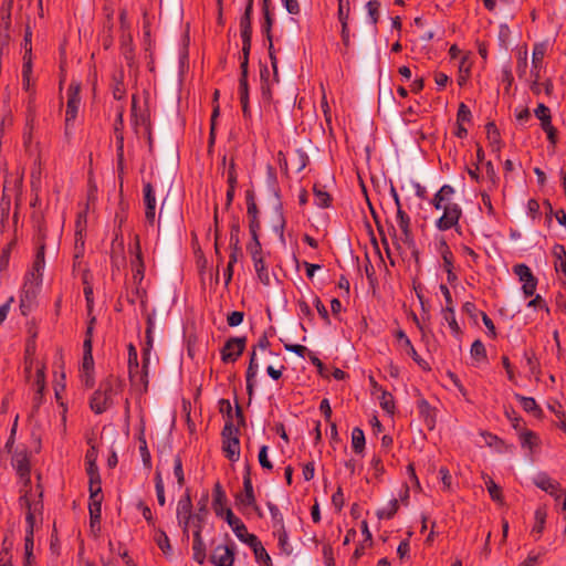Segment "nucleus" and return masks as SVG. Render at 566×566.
<instances>
[{"instance_id":"obj_1","label":"nucleus","mask_w":566,"mask_h":566,"mask_svg":"<svg viewBox=\"0 0 566 566\" xmlns=\"http://www.w3.org/2000/svg\"><path fill=\"white\" fill-rule=\"evenodd\" d=\"M454 192L452 186L443 185L431 200V205L436 210H443L442 216L436 221V227L440 231L455 229V231L460 232L459 221L462 217V209L458 203L451 201Z\"/></svg>"},{"instance_id":"obj_2","label":"nucleus","mask_w":566,"mask_h":566,"mask_svg":"<svg viewBox=\"0 0 566 566\" xmlns=\"http://www.w3.org/2000/svg\"><path fill=\"white\" fill-rule=\"evenodd\" d=\"M240 220L238 217H233L230 223V238L229 248L230 255L227 268L223 271L224 285L228 286L233 276V266L238 262L239 256L242 254L241 240H240Z\"/></svg>"},{"instance_id":"obj_3","label":"nucleus","mask_w":566,"mask_h":566,"mask_svg":"<svg viewBox=\"0 0 566 566\" xmlns=\"http://www.w3.org/2000/svg\"><path fill=\"white\" fill-rule=\"evenodd\" d=\"M127 352L129 380L134 386H139L143 392H147L149 385V368L145 367L144 364L139 367L137 349L133 343L127 345Z\"/></svg>"},{"instance_id":"obj_4","label":"nucleus","mask_w":566,"mask_h":566,"mask_svg":"<svg viewBox=\"0 0 566 566\" xmlns=\"http://www.w3.org/2000/svg\"><path fill=\"white\" fill-rule=\"evenodd\" d=\"M113 381L111 378L102 381L98 389L93 394L90 400L91 409L101 415L105 412L112 405Z\"/></svg>"},{"instance_id":"obj_5","label":"nucleus","mask_w":566,"mask_h":566,"mask_svg":"<svg viewBox=\"0 0 566 566\" xmlns=\"http://www.w3.org/2000/svg\"><path fill=\"white\" fill-rule=\"evenodd\" d=\"M243 531H234L235 536L244 544L249 545L254 553L255 560L260 564L270 565L271 557L268 554L266 549L263 547L261 541L256 535L248 532L244 523L240 526Z\"/></svg>"},{"instance_id":"obj_6","label":"nucleus","mask_w":566,"mask_h":566,"mask_svg":"<svg viewBox=\"0 0 566 566\" xmlns=\"http://www.w3.org/2000/svg\"><path fill=\"white\" fill-rule=\"evenodd\" d=\"M253 2L254 0H247L244 13L240 18L242 59H249L251 51Z\"/></svg>"},{"instance_id":"obj_7","label":"nucleus","mask_w":566,"mask_h":566,"mask_svg":"<svg viewBox=\"0 0 566 566\" xmlns=\"http://www.w3.org/2000/svg\"><path fill=\"white\" fill-rule=\"evenodd\" d=\"M192 507L193 505L190 490L186 489L184 496L178 501L176 512L178 524L181 527L182 536L186 539H189V528L192 518Z\"/></svg>"},{"instance_id":"obj_8","label":"nucleus","mask_w":566,"mask_h":566,"mask_svg":"<svg viewBox=\"0 0 566 566\" xmlns=\"http://www.w3.org/2000/svg\"><path fill=\"white\" fill-rule=\"evenodd\" d=\"M81 84L72 82L67 88V103L65 111V135L70 134L73 122L75 120L81 103L80 97Z\"/></svg>"},{"instance_id":"obj_9","label":"nucleus","mask_w":566,"mask_h":566,"mask_svg":"<svg viewBox=\"0 0 566 566\" xmlns=\"http://www.w3.org/2000/svg\"><path fill=\"white\" fill-rule=\"evenodd\" d=\"M128 252L132 255L130 265L133 271V281L134 283H143L145 277V262L138 234L134 235L133 243L128 247Z\"/></svg>"},{"instance_id":"obj_10","label":"nucleus","mask_w":566,"mask_h":566,"mask_svg":"<svg viewBox=\"0 0 566 566\" xmlns=\"http://www.w3.org/2000/svg\"><path fill=\"white\" fill-rule=\"evenodd\" d=\"M247 346V337H230L220 350L223 363H234L243 354Z\"/></svg>"},{"instance_id":"obj_11","label":"nucleus","mask_w":566,"mask_h":566,"mask_svg":"<svg viewBox=\"0 0 566 566\" xmlns=\"http://www.w3.org/2000/svg\"><path fill=\"white\" fill-rule=\"evenodd\" d=\"M40 285H35V281H32L29 276H25V281L20 294V311L23 316L30 314L35 305V298Z\"/></svg>"},{"instance_id":"obj_12","label":"nucleus","mask_w":566,"mask_h":566,"mask_svg":"<svg viewBox=\"0 0 566 566\" xmlns=\"http://www.w3.org/2000/svg\"><path fill=\"white\" fill-rule=\"evenodd\" d=\"M255 495L251 479V465L245 463L243 474V492L235 495V505L245 509L248 505H255Z\"/></svg>"},{"instance_id":"obj_13","label":"nucleus","mask_w":566,"mask_h":566,"mask_svg":"<svg viewBox=\"0 0 566 566\" xmlns=\"http://www.w3.org/2000/svg\"><path fill=\"white\" fill-rule=\"evenodd\" d=\"M546 53V44L545 43H535L533 46L532 53V71L531 74L534 77V81L531 85V90L535 95L541 94V85H539V70L542 67L543 59Z\"/></svg>"},{"instance_id":"obj_14","label":"nucleus","mask_w":566,"mask_h":566,"mask_svg":"<svg viewBox=\"0 0 566 566\" xmlns=\"http://www.w3.org/2000/svg\"><path fill=\"white\" fill-rule=\"evenodd\" d=\"M235 556V545L230 544L217 545L210 554V563L216 566H232Z\"/></svg>"},{"instance_id":"obj_15","label":"nucleus","mask_w":566,"mask_h":566,"mask_svg":"<svg viewBox=\"0 0 566 566\" xmlns=\"http://www.w3.org/2000/svg\"><path fill=\"white\" fill-rule=\"evenodd\" d=\"M12 467L15 469L18 475L24 481V486L31 483L30 478V459L27 449L17 450L12 455Z\"/></svg>"},{"instance_id":"obj_16","label":"nucleus","mask_w":566,"mask_h":566,"mask_svg":"<svg viewBox=\"0 0 566 566\" xmlns=\"http://www.w3.org/2000/svg\"><path fill=\"white\" fill-rule=\"evenodd\" d=\"M44 251L45 243L41 241L38 247L35 259L33 262L32 271L27 274L32 281H35V285H41L42 282V270L44 269Z\"/></svg>"},{"instance_id":"obj_17","label":"nucleus","mask_w":566,"mask_h":566,"mask_svg":"<svg viewBox=\"0 0 566 566\" xmlns=\"http://www.w3.org/2000/svg\"><path fill=\"white\" fill-rule=\"evenodd\" d=\"M35 369L34 380L32 382V386L35 390L33 401L36 406H39L42 402L43 392L45 389V365L36 363Z\"/></svg>"},{"instance_id":"obj_18","label":"nucleus","mask_w":566,"mask_h":566,"mask_svg":"<svg viewBox=\"0 0 566 566\" xmlns=\"http://www.w3.org/2000/svg\"><path fill=\"white\" fill-rule=\"evenodd\" d=\"M202 530H193L192 536V558L198 564H203L207 558L206 545L201 536Z\"/></svg>"},{"instance_id":"obj_19","label":"nucleus","mask_w":566,"mask_h":566,"mask_svg":"<svg viewBox=\"0 0 566 566\" xmlns=\"http://www.w3.org/2000/svg\"><path fill=\"white\" fill-rule=\"evenodd\" d=\"M535 485L541 490L549 493L555 496L556 500H559L558 493L562 492L560 485L555 480L551 479L546 474H539L535 479Z\"/></svg>"},{"instance_id":"obj_20","label":"nucleus","mask_w":566,"mask_h":566,"mask_svg":"<svg viewBox=\"0 0 566 566\" xmlns=\"http://www.w3.org/2000/svg\"><path fill=\"white\" fill-rule=\"evenodd\" d=\"M240 78H239V96L240 102H249V83H248V72H249V59H242L240 63Z\"/></svg>"},{"instance_id":"obj_21","label":"nucleus","mask_w":566,"mask_h":566,"mask_svg":"<svg viewBox=\"0 0 566 566\" xmlns=\"http://www.w3.org/2000/svg\"><path fill=\"white\" fill-rule=\"evenodd\" d=\"M222 451L224 453V457L235 462L240 458V439L239 437L230 438L226 441H222Z\"/></svg>"},{"instance_id":"obj_22","label":"nucleus","mask_w":566,"mask_h":566,"mask_svg":"<svg viewBox=\"0 0 566 566\" xmlns=\"http://www.w3.org/2000/svg\"><path fill=\"white\" fill-rule=\"evenodd\" d=\"M208 515L207 497L198 502V510L196 513L192 512V518L190 527L193 530H203V525Z\"/></svg>"},{"instance_id":"obj_23","label":"nucleus","mask_w":566,"mask_h":566,"mask_svg":"<svg viewBox=\"0 0 566 566\" xmlns=\"http://www.w3.org/2000/svg\"><path fill=\"white\" fill-rule=\"evenodd\" d=\"M396 337L399 342L402 343V345L406 347L407 349V354L409 356H411V358L419 365L421 366L423 369H426L424 365H427V363L418 355L417 350L415 349V347L412 346L411 344V340L409 339V337L406 335V333L402 331V329H399L397 331L396 333Z\"/></svg>"},{"instance_id":"obj_24","label":"nucleus","mask_w":566,"mask_h":566,"mask_svg":"<svg viewBox=\"0 0 566 566\" xmlns=\"http://www.w3.org/2000/svg\"><path fill=\"white\" fill-rule=\"evenodd\" d=\"M227 502L226 492L221 484L217 482L213 488V510L217 516H223V509Z\"/></svg>"},{"instance_id":"obj_25","label":"nucleus","mask_w":566,"mask_h":566,"mask_svg":"<svg viewBox=\"0 0 566 566\" xmlns=\"http://www.w3.org/2000/svg\"><path fill=\"white\" fill-rule=\"evenodd\" d=\"M397 223L399 229L405 237V241L409 242L412 240V232L410 228V217L402 210V207H399L397 210Z\"/></svg>"},{"instance_id":"obj_26","label":"nucleus","mask_w":566,"mask_h":566,"mask_svg":"<svg viewBox=\"0 0 566 566\" xmlns=\"http://www.w3.org/2000/svg\"><path fill=\"white\" fill-rule=\"evenodd\" d=\"M263 20L261 22V32L268 42H271L272 28L274 24V13L271 8H262Z\"/></svg>"},{"instance_id":"obj_27","label":"nucleus","mask_w":566,"mask_h":566,"mask_svg":"<svg viewBox=\"0 0 566 566\" xmlns=\"http://www.w3.org/2000/svg\"><path fill=\"white\" fill-rule=\"evenodd\" d=\"M515 399L521 403L524 411L532 413L535 417H541L542 409L533 397H525L520 394H515Z\"/></svg>"},{"instance_id":"obj_28","label":"nucleus","mask_w":566,"mask_h":566,"mask_svg":"<svg viewBox=\"0 0 566 566\" xmlns=\"http://www.w3.org/2000/svg\"><path fill=\"white\" fill-rule=\"evenodd\" d=\"M274 535L277 537L281 552L290 556L293 553V547L289 542V534L285 526L277 527V530L274 531Z\"/></svg>"},{"instance_id":"obj_29","label":"nucleus","mask_w":566,"mask_h":566,"mask_svg":"<svg viewBox=\"0 0 566 566\" xmlns=\"http://www.w3.org/2000/svg\"><path fill=\"white\" fill-rule=\"evenodd\" d=\"M97 450L95 447H91L85 454L86 473L88 476H95L99 474L98 467L96 464Z\"/></svg>"},{"instance_id":"obj_30","label":"nucleus","mask_w":566,"mask_h":566,"mask_svg":"<svg viewBox=\"0 0 566 566\" xmlns=\"http://www.w3.org/2000/svg\"><path fill=\"white\" fill-rule=\"evenodd\" d=\"M252 261H253V265H254V270L256 272L258 279L260 280V282L263 285L269 286L271 284V279H270L269 270H268L264 259L258 258Z\"/></svg>"},{"instance_id":"obj_31","label":"nucleus","mask_w":566,"mask_h":566,"mask_svg":"<svg viewBox=\"0 0 566 566\" xmlns=\"http://www.w3.org/2000/svg\"><path fill=\"white\" fill-rule=\"evenodd\" d=\"M247 213L249 217V232L250 235H254V233H259L261 229V222L259 220V209L258 206L250 205L247 209Z\"/></svg>"},{"instance_id":"obj_32","label":"nucleus","mask_w":566,"mask_h":566,"mask_svg":"<svg viewBox=\"0 0 566 566\" xmlns=\"http://www.w3.org/2000/svg\"><path fill=\"white\" fill-rule=\"evenodd\" d=\"M313 192L315 197V203L319 208H328L332 202L331 195L325 191L323 188H321L319 185L315 184L313 187Z\"/></svg>"},{"instance_id":"obj_33","label":"nucleus","mask_w":566,"mask_h":566,"mask_svg":"<svg viewBox=\"0 0 566 566\" xmlns=\"http://www.w3.org/2000/svg\"><path fill=\"white\" fill-rule=\"evenodd\" d=\"M365 434L364 431L356 427L352 431V447L355 453L361 454L365 450Z\"/></svg>"},{"instance_id":"obj_34","label":"nucleus","mask_w":566,"mask_h":566,"mask_svg":"<svg viewBox=\"0 0 566 566\" xmlns=\"http://www.w3.org/2000/svg\"><path fill=\"white\" fill-rule=\"evenodd\" d=\"M113 13L107 14L106 23L102 33V44L105 50H108L113 45Z\"/></svg>"},{"instance_id":"obj_35","label":"nucleus","mask_w":566,"mask_h":566,"mask_svg":"<svg viewBox=\"0 0 566 566\" xmlns=\"http://www.w3.org/2000/svg\"><path fill=\"white\" fill-rule=\"evenodd\" d=\"M485 128H486V137L490 142V145L492 147H496V150H499L500 146H501V135H500V132H499L495 123L489 122L485 125Z\"/></svg>"},{"instance_id":"obj_36","label":"nucleus","mask_w":566,"mask_h":566,"mask_svg":"<svg viewBox=\"0 0 566 566\" xmlns=\"http://www.w3.org/2000/svg\"><path fill=\"white\" fill-rule=\"evenodd\" d=\"M442 315H443L444 321L448 323L450 329L452 331V333L457 336L460 335L461 328L455 319L454 307H444L442 310Z\"/></svg>"},{"instance_id":"obj_37","label":"nucleus","mask_w":566,"mask_h":566,"mask_svg":"<svg viewBox=\"0 0 566 566\" xmlns=\"http://www.w3.org/2000/svg\"><path fill=\"white\" fill-rule=\"evenodd\" d=\"M19 502L22 506H25V509H27V513H25L27 526H35V515H34V511L32 509V503L29 499L28 492H25L23 495L20 496Z\"/></svg>"},{"instance_id":"obj_38","label":"nucleus","mask_w":566,"mask_h":566,"mask_svg":"<svg viewBox=\"0 0 566 566\" xmlns=\"http://www.w3.org/2000/svg\"><path fill=\"white\" fill-rule=\"evenodd\" d=\"M546 510L544 507H538L535 511L534 517H535V524L532 528L533 534H537L538 537L542 535L544 528H545V522H546Z\"/></svg>"},{"instance_id":"obj_39","label":"nucleus","mask_w":566,"mask_h":566,"mask_svg":"<svg viewBox=\"0 0 566 566\" xmlns=\"http://www.w3.org/2000/svg\"><path fill=\"white\" fill-rule=\"evenodd\" d=\"M275 210H276V213L279 217V222L276 224H274L273 229H274L275 233H277L280 241L282 243H285L284 230H285V226H286V220H285V217L283 213L282 203H277V206L275 207Z\"/></svg>"},{"instance_id":"obj_40","label":"nucleus","mask_w":566,"mask_h":566,"mask_svg":"<svg viewBox=\"0 0 566 566\" xmlns=\"http://www.w3.org/2000/svg\"><path fill=\"white\" fill-rule=\"evenodd\" d=\"M398 510H399L398 500L392 499L389 502L388 507L378 510L376 512V515L379 520H391L396 515Z\"/></svg>"},{"instance_id":"obj_41","label":"nucleus","mask_w":566,"mask_h":566,"mask_svg":"<svg viewBox=\"0 0 566 566\" xmlns=\"http://www.w3.org/2000/svg\"><path fill=\"white\" fill-rule=\"evenodd\" d=\"M470 354L476 361H486L488 359L485 346L480 339L473 342Z\"/></svg>"},{"instance_id":"obj_42","label":"nucleus","mask_w":566,"mask_h":566,"mask_svg":"<svg viewBox=\"0 0 566 566\" xmlns=\"http://www.w3.org/2000/svg\"><path fill=\"white\" fill-rule=\"evenodd\" d=\"M139 440V453L143 460V463L145 468L150 469L151 468V455L147 447V442L144 436V430H142L140 436L138 437Z\"/></svg>"},{"instance_id":"obj_43","label":"nucleus","mask_w":566,"mask_h":566,"mask_svg":"<svg viewBox=\"0 0 566 566\" xmlns=\"http://www.w3.org/2000/svg\"><path fill=\"white\" fill-rule=\"evenodd\" d=\"M258 373V364H256V346H252V350L250 354V361L245 373V382L254 381Z\"/></svg>"},{"instance_id":"obj_44","label":"nucleus","mask_w":566,"mask_h":566,"mask_svg":"<svg viewBox=\"0 0 566 566\" xmlns=\"http://www.w3.org/2000/svg\"><path fill=\"white\" fill-rule=\"evenodd\" d=\"M137 108V98L136 96H133L132 101V118H133V125L137 129L138 126H144L145 129H147V124H150L148 120V117L145 114L138 115L136 112Z\"/></svg>"},{"instance_id":"obj_45","label":"nucleus","mask_w":566,"mask_h":566,"mask_svg":"<svg viewBox=\"0 0 566 566\" xmlns=\"http://www.w3.org/2000/svg\"><path fill=\"white\" fill-rule=\"evenodd\" d=\"M247 250L251 254L252 260H255L258 258H263L262 255V245L259 239V233H254V235H251V242L248 243Z\"/></svg>"},{"instance_id":"obj_46","label":"nucleus","mask_w":566,"mask_h":566,"mask_svg":"<svg viewBox=\"0 0 566 566\" xmlns=\"http://www.w3.org/2000/svg\"><path fill=\"white\" fill-rule=\"evenodd\" d=\"M92 350H93V348H91V346H88V342H87L86 347H83V361H82L83 373H93L94 359H93Z\"/></svg>"},{"instance_id":"obj_47","label":"nucleus","mask_w":566,"mask_h":566,"mask_svg":"<svg viewBox=\"0 0 566 566\" xmlns=\"http://www.w3.org/2000/svg\"><path fill=\"white\" fill-rule=\"evenodd\" d=\"M513 272L518 276L520 281L523 283L533 281V279H535L531 269L524 263L514 265Z\"/></svg>"},{"instance_id":"obj_48","label":"nucleus","mask_w":566,"mask_h":566,"mask_svg":"<svg viewBox=\"0 0 566 566\" xmlns=\"http://www.w3.org/2000/svg\"><path fill=\"white\" fill-rule=\"evenodd\" d=\"M88 491H90V497H104L102 492V480L101 475L97 474L95 476H88Z\"/></svg>"},{"instance_id":"obj_49","label":"nucleus","mask_w":566,"mask_h":566,"mask_svg":"<svg viewBox=\"0 0 566 566\" xmlns=\"http://www.w3.org/2000/svg\"><path fill=\"white\" fill-rule=\"evenodd\" d=\"M222 517H224L226 522L228 523V525L231 527V530L233 532L234 531H239V532L243 531L242 528H240V526L243 524V522L233 514L231 509L224 507Z\"/></svg>"},{"instance_id":"obj_50","label":"nucleus","mask_w":566,"mask_h":566,"mask_svg":"<svg viewBox=\"0 0 566 566\" xmlns=\"http://www.w3.org/2000/svg\"><path fill=\"white\" fill-rule=\"evenodd\" d=\"M526 69H527V48L523 46L517 52L516 72L520 77H522L526 74Z\"/></svg>"},{"instance_id":"obj_51","label":"nucleus","mask_w":566,"mask_h":566,"mask_svg":"<svg viewBox=\"0 0 566 566\" xmlns=\"http://www.w3.org/2000/svg\"><path fill=\"white\" fill-rule=\"evenodd\" d=\"M116 137V155L119 167L122 168L124 161V135L119 127L114 128Z\"/></svg>"},{"instance_id":"obj_52","label":"nucleus","mask_w":566,"mask_h":566,"mask_svg":"<svg viewBox=\"0 0 566 566\" xmlns=\"http://www.w3.org/2000/svg\"><path fill=\"white\" fill-rule=\"evenodd\" d=\"M379 8H380V2L378 0H369L366 3V9L368 12L369 20H370L371 24H374V25H376L379 21V17H380Z\"/></svg>"},{"instance_id":"obj_53","label":"nucleus","mask_w":566,"mask_h":566,"mask_svg":"<svg viewBox=\"0 0 566 566\" xmlns=\"http://www.w3.org/2000/svg\"><path fill=\"white\" fill-rule=\"evenodd\" d=\"M266 505L271 514L274 531L277 530V527L285 526L283 515L281 514L279 507L272 502H268Z\"/></svg>"},{"instance_id":"obj_54","label":"nucleus","mask_w":566,"mask_h":566,"mask_svg":"<svg viewBox=\"0 0 566 566\" xmlns=\"http://www.w3.org/2000/svg\"><path fill=\"white\" fill-rule=\"evenodd\" d=\"M156 544L165 555L171 552V545L168 535L164 531H158L155 536Z\"/></svg>"},{"instance_id":"obj_55","label":"nucleus","mask_w":566,"mask_h":566,"mask_svg":"<svg viewBox=\"0 0 566 566\" xmlns=\"http://www.w3.org/2000/svg\"><path fill=\"white\" fill-rule=\"evenodd\" d=\"M13 548V543L9 541L8 536H4L1 543L0 549V562H12L11 551Z\"/></svg>"},{"instance_id":"obj_56","label":"nucleus","mask_w":566,"mask_h":566,"mask_svg":"<svg viewBox=\"0 0 566 566\" xmlns=\"http://www.w3.org/2000/svg\"><path fill=\"white\" fill-rule=\"evenodd\" d=\"M174 475L177 480L178 486L182 488L185 485V473L180 455H176L174 459Z\"/></svg>"},{"instance_id":"obj_57","label":"nucleus","mask_w":566,"mask_h":566,"mask_svg":"<svg viewBox=\"0 0 566 566\" xmlns=\"http://www.w3.org/2000/svg\"><path fill=\"white\" fill-rule=\"evenodd\" d=\"M145 208H156L155 190L150 182L144 185Z\"/></svg>"},{"instance_id":"obj_58","label":"nucleus","mask_w":566,"mask_h":566,"mask_svg":"<svg viewBox=\"0 0 566 566\" xmlns=\"http://www.w3.org/2000/svg\"><path fill=\"white\" fill-rule=\"evenodd\" d=\"M85 251V241L84 234H81L80 231H75V242H74V258L75 260L83 259Z\"/></svg>"},{"instance_id":"obj_59","label":"nucleus","mask_w":566,"mask_h":566,"mask_svg":"<svg viewBox=\"0 0 566 566\" xmlns=\"http://www.w3.org/2000/svg\"><path fill=\"white\" fill-rule=\"evenodd\" d=\"M441 256L444 270L453 269V253L446 241L441 242Z\"/></svg>"},{"instance_id":"obj_60","label":"nucleus","mask_w":566,"mask_h":566,"mask_svg":"<svg viewBox=\"0 0 566 566\" xmlns=\"http://www.w3.org/2000/svg\"><path fill=\"white\" fill-rule=\"evenodd\" d=\"M524 358H525L526 366L528 367L530 371L532 374L537 373L539 363H538L535 352L534 350H525Z\"/></svg>"},{"instance_id":"obj_61","label":"nucleus","mask_w":566,"mask_h":566,"mask_svg":"<svg viewBox=\"0 0 566 566\" xmlns=\"http://www.w3.org/2000/svg\"><path fill=\"white\" fill-rule=\"evenodd\" d=\"M380 406L387 412L394 413L395 402H394V397H392V395L390 392H388L386 390L381 391Z\"/></svg>"},{"instance_id":"obj_62","label":"nucleus","mask_w":566,"mask_h":566,"mask_svg":"<svg viewBox=\"0 0 566 566\" xmlns=\"http://www.w3.org/2000/svg\"><path fill=\"white\" fill-rule=\"evenodd\" d=\"M222 441L233 437H239V428L233 424V420H227L221 432Z\"/></svg>"},{"instance_id":"obj_63","label":"nucleus","mask_w":566,"mask_h":566,"mask_svg":"<svg viewBox=\"0 0 566 566\" xmlns=\"http://www.w3.org/2000/svg\"><path fill=\"white\" fill-rule=\"evenodd\" d=\"M486 490L493 501H501L502 500V489L492 480L489 479L485 482Z\"/></svg>"},{"instance_id":"obj_64","label":"nucleus","mask_w":566,"mask_h":566,"mask_svg":"<svg viewBox=\"0 0 566 566\" xmlns=\"http://www.w3.org/2000/svg\"><path fill=\"white\" fill-rule=\"evenodd\" d=\"M471 119H472V113H471L470 108L464 103H460L458 113H457V124L470 123Z\"/></svg>"}]
</instances>
